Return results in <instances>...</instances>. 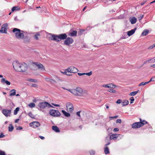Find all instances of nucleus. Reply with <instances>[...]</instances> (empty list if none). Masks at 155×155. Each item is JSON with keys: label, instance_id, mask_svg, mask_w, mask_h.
<instances>
[{"label": "nucleus", "instance_id": "f03ea898", "mask_svg": "<svg viewBox=\"0 0 155 155\" xmlns=\"http://www.w3.org/2000/svg\"><path fill=\"white\" fill-rule=\"evenodd\" d=\"M68 90L74 95L80 97H82L87 93V91L83 90L79 87H77L75 89H69Z\"/></svg>", "mask_w": 155, "mask_h": 155}, {"label": "nucleus", "instance_id": "2eb2a0df", "mask_svg": "<svg viewBox=\"0 0 155 155\" xmlns=\"http://www.w3.org/2000/svg\"><path fill=\"white\" fill-rule=\"evenodd\" d=\"M120 135V134H112L110 135V139L111 140H115L117 139L118 137Z\"/></svg>", "mask_w": 155, "mask_h": 155}, {"label": "nucleus", "instance_id": "72a5a7b5", "mask_svg": "<svg viewBox=\"0 0 155 155\" xmlns=\"http://www.w3.org/2000/svg\"><path fill=\"white\" fill-rule=\"evenodd\" d=\"M148 83H149V82H148V81L146 82H142L141 83H140L139 85V86H142V85H146V84H148Z\"/></svg>", "mask_w": 155, "mask_h": 155}, {"label": "nucleus", "instance_id": "0eeeda50", "mask_svg": "<svg viewBox=\"0 0 155 155\" xmlns=\"http://www.w3.org/2000/svg\"><path fill=\"white\" fill-rule=\"evenodd\" d=\"M33 66H35L38 67V69H40L41 71H45V68L44 66L38 62H33L32 63Z\"/></svg>", "mask_w": 155, "mask_h": 155}, {"label": "nucleus", "instance_id": "338daca9", "mask_svg": "<svg viewBox=\"0 0 155 155\" xmlns=\"http://www.w3.org/2000/svg\"><path fill=\"white\" fill-rule=\"evenodd\" d=\"M79 127L80 129H81L82 128V125H81Z\"/></svg>", "mask_w": 155, "mask_h": 155}, {"label": "nucleus", "instance_id": "c85d7f7f", "mask_svg": "<svg viewBox=\"0 0 155 155\" xmlns=\"http://www.w3.org/2000/svg\"><path fill=\"white\" fill-rule=\"evenodd\" d=\"M14 127L12 124H10L8 127V130L9 131L12 132L13 130Z\"/></svg>", "mask_w": 155, "mask_h": 155}, {"label": "nucleus", "instance_id": "2f4dec72", "mask_svg": "<svg viewBox=\"0 0 155 155\" xmlns=\"http://www.w3.org/2000/svg\"><path fill=\"white\" fill-rule=\"evenodd\" d=\"M19 110V107L16 108L15 110H14V114L15 115H16Z\"/></svg>", "mask_w": 155, "mask_h": 155}, {"label": "nucleus", "instance_id": "e433bc0d", "mask_svg": "<svg viewBox=\"0 0 155 155\" xmlns=\"http://www.w3.org/2000/svg\"><path fill=\"white\" fill-rule=\"evenodd\" d=\"M28 115L31 118H34V116L33 115V114H32L31 112H29Z\"/></svg>", "mask_w": 155, "mask_h": 155}, {"label": "nucleus", "instance_id": "ea45409f", "mask_svg": "<svg viewBox=\"0 0 155 155\" xmlns=\"http://www.w3.org/2000/svg\"><path fill=\"white\" fill-rule=\"evenodd\" d=\"M0 155H6L4 151L0 150Z\"/></svg>", "mask_w": 155, "mask_h": 155}, {"label": "nucleus", "instance_id": "39448f33", "mask_svg": "<svg viewBox=\"0 0 155 155\" xmlns=\"http://www.w3.org/2000/svg\"><path fill=\"white\" fill-rule=\"evenodd\" d=\"M49 114L51 116L54 117H59L61 115L60 112L58 110L53 109L50 110Z\"/></svg>", "mask_w": 155, "mask_h": 155}, {"label": "nucleus", "instance_id": "5fc2aeb1", "mask_svg": "<svg viewBox=\"0 0 155 155\" xmlns=\"http://www.w3.org/2000/svg\"><path fill=\"white\" fill-rule=\"evenodd\" d=\"M80 112L81 111H78L76 113V114L77 115L79 116V117H81V116H80Z\"/></svg>", "mask_w": 155, "mask_h": 155}, {"label": "nucleus", "instance_id": "4be33fe9", "mask_svg": "<svg viewBox=\"0 0 155 155\" xmlns=\"http://www.w3.org/2000/svg\"><path fill=\"white\" fill-rule=\"evenodd\" d=\"M52 129L56 132H58L60 131L59 128L57 126H53Z\"/></svg>", "mask_w": 155, "mask_h": 155}, {"label": "nucleus", "instance_id": "6e6552de", "mask_svg": "<svg viewBox=\"0 0 155 155\" xmlns=\"http://www.w3.org/2000/svg\"><path fill=\"white\" fill-rule=\"evenodd\" d=\"M66 105L67 111L71 113L73 111L74 108L71 103L70 102L67 103Z\"/></svg>", "mask_w": 155, "mask_h": 155}, {"label": "nucleus", "instance_id": "a211bd4d", "mask_svg": "<svg viewBox=\"0 0 155 155\" xmlns=\"http://www.w3.org/2000/svg\"><path fill=\"white\" fill-rule=\"evenodd\" d=\"M1 82L2 84H4L5 83L8 85H10L11 84V83L9 81L5 80V79L4 78H3L1 79Z\"/></svg>", "mask_w": 155, "mask_h": 155}, {"label": "nucleus", "instance_id": "412c9836", "mask_svg": "<svg viewBox=\"0 0 155 155\" xmlns=\"http://www.w3.org/2000/svg\"><path fill=\"white\" fill-rule=\"evenodd\" d=\"M131 23L132 24L135 23L137 21V18L135 17H133L130 19Z\"/></svg>", "mask_w": 155, "mask_h": 155}, {"label": "nucleus", "instance_id": "aec40b11", "mask_svg": "<svg viewBox=\"0 0 155 155\" xmlns=\"http://www.w3.org/2000/svg\"><path fill=\"white\" fill-rule=\"evenodd\" d=\"M10 96H15L16 95V90L14 89L10 91Z\"/></svg>", "mask_w": 155, "mask_h": 155}, {"label": "nucleus", "instance_id": "bb28decb", "mask_svg": "<svg viewBox=\"0 0 155 155\" xmlns=\"http://www.w3.org/2000/svg\"><path fill=\"white\" fill-rule=\"evenodd\" d=\"M27 81H29L34 82L36 83L37 82V80L36 79H30L28 78L27 79Z\"/></svg>", "mask_w": 155, "mask_h": 155}, {"label": "nucleus", "instance_id": "774afa93", "mask_svg": "<svg viewBox=\"0 0 155 155\" xmlns=\"http://www.w3.org/2000/svg\"><path fill=\"white\" fill-rule=\"evenodd\" d=\"M105 106H106V108H107V109H108V108H109V107L108 106V105H107L106 104V105H105Z\"/></svg>", "mask_w": 155, "mask_h": 155}, {"label": "nucleus", "instance_id": "1a4fd4ad", "mask_svg": "<svg viewBox=\"0 0 155 155\" xmlns=\"http://www.w3.org/2000/svg\"><path fill=\"white\" fill-rule=\"evenodd\" d=\"M140 122L134 123L132 124V127L133 128H137L142 127V120L140 119Z\"/></svg>", "mask_w": 155, "mask_h": 155}, {"label": "nucleus", "instance_id": "4468645a", "mask_svg": "<svg viewBox=\"0 0 155 155\" xmlns=\"http://www.w3.org/2000/svg\"><path fill=\"white\" fill-rule=\"evenodd\" d=\"M2 112L3 114L6 117H7L10 116L11 114V110H7V109H4L2 110Z\"/></svg>", "mask_w": 155, "mask_h": 155}, {"label": "nucleus", "instance_id": "393cba45", "mask_svg": "<svg viewBox=\"0 0 155 155\" xmlns=\"http://www.w3.org/2000/svg\"><path fill=\"white\" fill-rule=\"evenodd\" d=\"M20 9V7L19 6H14L12 9V11L14 12L15 10H18Z\"/></svg>", "mask_w": 155, "mask_h": 155}, {"label": "nucleus", "instance_id": "49530a36", "mask_svg": "<svg viewBox=\"0 0 155 155\" xmlns=\"http://www.w3.org/2000/svg\"><path fill=\"white\" fill-rule=\"evenodd\" d=\"M78 75L80 76H81L83 75H85V73H78Z\"/></svg>", "mask_w": 155, "mask_h": 155}, {"label": "nucleus", "instance_id": "a18cd8bd", "mask_svg": "<svg viewBox=\"0 0 155 155\" xmlns=\"http://www.w3.org/2000/svg\"><path fill=\"white\" fill-rule=\"evenodd\" d=\"M90 153L91 155H94L95 154V152L94 151L91 150L90 152Z\"/></svg>", "mask_w": 155, "mask_h": 155}, {"label": "nucleus", "instance_id": "f704fd0d", "mask_svg": "<svg viewBox=\"0 0 155 155\" xmlns=\"http://www.w3.org/2000/svg\"><path fill=\"white\" fill-rule=\"evenodd\" d=\"M107 91L110 93H116L117 91L114 90L112 89H109L107 90Z\"/></svg>", "mask_w": 155, "mask_h": 155}, {"label": "nucleus", "instance_id": "c03bdc74", "mask_svg": "<svg viewBox=\"0 0 155 155\" xmlns=\"http://www.w3.org/2000/svg\"><path fill=\"white\" fill-rule=\"evenodd\" d=\"M116 122L117 123H119V124H121V120L120 119H118L117 120Z\"/></svg>", "mask_w": 155, "mask_h": 155}, {"label": "nucleus", "instance_id": "bf43d9fd", "mask_svg": "<svg viewBox=\"0 0 155 155\" xmlns=\"http://www.w3.org/2000/svg\"><path fill=\"white\" fill-rule=\"evenodd\" d=\"M152 60H153V59H152V58H151V59H150L148 60L147 61H148L149 62L151 63V61Z\"/></svg>", "mask_w": 155, "mask_h": 155}, {"label": "nucleus", "instance_id": "473e14b6", "mask_svg": "<svg viewBox=\"0 0 155 155\" xmlns=\"http://www.w3.org/2000/svg\"><path fill=\"white\" fill-rule=\"evenodd\" d=\"M28 106L31 108L34 107H35V104L33 103H30Z\"/></svg>", "mask_w": 155, "mask_h": 155}, {"label": "nucleus", "instance_id": "cd10ccee", "mask_svg": "<svg viewBox=\"0 0 155 155\" xmlns=\"http://www.w3.org/2000/svg\"><path fill=\"white\" fill-rule=\"evenodd\" d=\"M139 90L137 91H133L132 92H131L130 94L129 95L130 96H134L136 95L138 92Z\"/></svg>", "mask_w": 155, "mask_h": 155}, {"label": "nucleus", "instance_id": "e2e57ef3", "mask_svg": "<svg viewBox=\"0 0 155 155\" xmlns=\"http://www.w3.org/2000/svg\"><path fill=\"white\" fill-rule=\"evenodd\" d=\"M19 120V119H16V120H15V123H17L18 122V121Z\"/></svg>", "mask_w": 155, "mask_h": 155}, {"label": "nucleus", "instance_id": "8fccbe9b", "mask_svg": "<svg viewBox=\"0 0 155 155\" xmlns=\"http://www.w3.org/2000/svg\"><path fill=\"white\" fill-rule=\"evenodd\" d=\"M5 137V135L3 133H1L0 134V138H3Z\"/></svg>", "mask_w": 155, "mask_h": 155}, {"label": "nucleus", "instance_id": "a878e982", "mask_svg": "<svg viewBox=\"0 0 155 155\" xmlns=\"http://www.w3.org/2000/svg\"><path fill=\"white\" fill-rule=\"evenodd\" d=\"M149 31L148 30H145L142 33V35L143 36H145L148 34Z\"/></svg>", "mask_w": 155, "mask_h": 155}, {"label": "nucleus", "instance_id": "052dcab7", "mask_svg": "<svg viewBox=\"0 0 155 155\" xmlns=\"http://www.w3.org/2000/svg\"><path fill=\"white\" fill-rule=\"evenodd\" d=\"M22 128L21 127H18L17 128V130H22Z\"/></svg>", "mask_w": 155, "mask_h": 155}, {"label": "nucleus", "instance_id": "4d7b16f0", "mask_svg": "<svg viewBox=\"0 0 155 155\" xmlns=\"http://www.w3.org/2000/svg\"><path fill=\"white\" fill-rule=\"evenodd\" d=\"M152 59H153V60L152 61L151 63H152L155 62V57L152 58Z\"/></svg>", "mask_w": 155, "mask_h": 155}, {"label": "nucleus", "instance_id": "69168bd1", "mask_svg": "<svg viewBox=\"0 0 155 155\" xmlns=\"http://www.w3.org/2000/svg\"><path fill=\"white\" fill-rule=\"evenodd\" d=\"M113 117V119L114 118H117L118 117V116H115Z\"/></svg>", "mask_w": 155, "mask_h": 155}, {"label": "nucleus", "instance_id": "79ce46f5", "mask_svg": "<svg viewBox=\"0 0 155 155\" xmlns=\"http://www.w3.org/2000/svg\"><path fill=\"white\" fill-rule=\"evenodd\" d=\"M147 123V122L145 120H143V121L142 120V126H143L144 125L146 124Z\"/></svg>", "mask_w": 155, "mask_h": 155}, {"label": "nucleus", "instance_id": "20e7f679", "mask_svg": "<svg viewBox=\"0 0 155 155\" xmlns=\"http://www.w3.org/2000/svg\"><path fill=\"white\" fill-rule=\"evenodd\" d=\"M38 106L40 108V109H45L46 107H48L54 108V107L50 104L46 102H40L38 104Z\"/></svg>", "mask_w": 155, "mask_h": 155}, {"label": "nucleus", "instance_id": "4c0bfd02", "mask_svg": "<svg viewBox=\"0 0 155 155\" xmlns=\"http://www.w3.org/2000/svg\"><path fill=\"white\" fill-rule=\"evenodd\" d=\"M143 17V15H140L138 17V18L139 19V21H140L141 20Z\"/></svg>", "mask_w": 155, "mask_h": 155}, {"label": "nucleus", "instance_id": "c9c22d12", "mask_svg": "<svg viewBox=\"0 0 155 155\" xmlns=\"http://www.w3.org/2000/svg\"><path fill=\"white\" fill-rule=\"evenodd\" d=\"M155 81V76L152 77L150 79V80L148 81L149 83L151 81Z\"/></svg>", "mask_w": 155, "mask_h": 155}, {"label": "nucleus", "instance_id": "09e8293b", "mask_svg": "<svg viewBox=\"0 0 155 155\" xmlns=\"http://www.w3.org/2000/svg\"><path fill=\"white\" fill-rule=\"evenodd\" d=\"M121 100L120 99H118L117 100L116 103L117 104H120L121 103Z\"/></svg>", "mask_w": 155, "mask_h": 155}, {"label": "nucleus", "instance_id": "f8f14e48", "mask_svg": "<svg viewBox=\"0 0 155 155\" xmlns=\"http://www.w3.org/2000/svg\"><path fill=\"white\" fill-rule=\"evenodd\" d=\"M67 70L69 73H76L78 71V70L76 68L73 67L71 66L67 68Z\"/></svg>", "mask_w": 155, "mask_h": 155}, {"label": "nucleus", "instance_id": "5701e85b", "mask_svg": "<svg viewBox=\"0 0 155 155\" xmlns=\"http://www.w3.org/2000/svg\"><path fill=\"white\" fill-rule=\"evenodd\" d=\"M62 112L64 115L66 117H69L70 116V114L64 110H62Z\"/></svg>", "mask_w": 155, "mask_h": 155}, {"label": "nucleus", "instance_id": "37998d69", "mask_svg": "<svg viewBox=\"0 0 155 155\" xmlns=\"http://www.w3.org/2000/svg\"><path fill=\"white\" fill-rule=\"evenodd\" d=\"M92 74V73L91 71L88 73H85V75H86L88 76H91Z\"/></svg>", "mask_w": 155, "mask_h": 155}, {"label": "nucleus", "instance_id": "ddd939ff", "mask_svg": "<svg viewBox=\"0 0 155 155\" xmlns=\"http://www.w3.org/2000/svg\"><path fill=\"white\" fill-rule=\"evenodd\" d=\"M30 126L34 128H37L40 126L39 123L37 121H34L30 124Z\"/></svg>", "mask_w": 155, "mask_h": 155}, {"label": "nucleus", "instance_id": "b1692460", "mask_svg": "<svg viewBox=\"0 0 155 155\" xmlns=\"http://www.w3.org/2000/svg\"><path fill=\"white\" fill-rule=\"evenodd\" d=\"M129 101L127 100H125L124 101H123L121 103V104L122 106H124L127 105L128 104Z\"/></svg>", "mask_w": 155, "mask_h": 155}, {"label": "nucleus", "instance_id": "6e6d98bb", "mask_svg": "<svg viewBox=\"0 0 155 155\" xmlns=\"http://www.w3.org/2000/svg\"><path fill=\"white\" fill-rule=\"evenodd\" d=\"M45 80H46V81H50V82H51V81H50L51 80V79L49 78H46Z\"/></svg>", "mask_w": 155, "mask_h": 155}, {"label": "nucleus", "instance_id": "13d9d810", "mask_svg": "<svg viewBox=\"0 0 155 155\" xmlns=\"http://www.w3.org/2000/svg\"><path fill=\"white\" fill-rule=\"evenodd\" d=\"M39 137L42 140H44L45 138L44 137H43V136H39Z\"/></svg>", "mask_w": 155, "mask_h": 155}, {"label": "nucleus", "instance_id": "de8ad7c7", "mask_svg": "<svg viewBox=\"0 0 155 155\" xmlns=\"http://www.w3.org/2000/svg\"><path fill=\"white\" fill-rule=\"evenodd\" d=\"M154 44H153L152 45L150 46L148 48V49H153L155 46H154Z\"/></svg>", "mask_w": 155, "mask_h": 155}, {"label": "nucleus", "instance_id": "3c124183", "mask_svg": "<svg viewBox=\"0 0 155 155\" xmlns=\"http://www.w3.org/2000/svg\"><path fill=\"white\" fill-rule=\"evenodd\" d=\"M119 129L117 128H115L114 129V132H117L119 131Z\"/></svg>", "mask_w": 155, "mask_h": 155}, {"label": "nucleus", "instance_id": "c756f323", "mask_svg": "<svg viewBox=\"0 0 155 155\" xmlns=\"http://www.w3.org/2000/svg\"><path fill=\"white\" fill-rule=\"evenodd\" d=\"M40 34L38 33L35 34L34 36V38L36 40H38V37L40 36Z\"/></svg>", "mask_w": 155, "mask_h": 155}, {"label": "nucleus", "instance_id": "9d476101", "mask_svg": "<svg viewBox=\"0 0 155 155\" xmlns=\"http://www.w3.org/2000/svg\"><path fill=\"white\" fill-rule=\"evenodd\" d=\"M8 26V24L7 23H5L3 24L2 26L1 29L0 30V33H7V27Z\"/></svg>", "mask_w": 155, "mask_h": 155}, {"label": "nucleus", "instance_id": "7c9ffc66", "mask_svg": "<svg viewBox=\"0 0 155 155\" xmlns=\"http://www.w3.org/2000/svg\"><path fill=\"white\" fill-rule=\"evenodd\" d=\"M104 152L106 154H107L109 153V149L108 147H106L105 148Z\"/></svg>", "mask_w": 155, "mask_h": 155}, {"label": "nucleus", "instance_id": "680f3d73", "mask_svg": "<svg viewBox=\"0 0 155 155\" xmlns=\"http://www.w3.org/2000/svg\"><path fill=\"white\" fill-rule=\"evenodd\" d=\"M50 81H51V82H53V83H54L56 82V81L53 79H51V80Z\"/></svg>", "mask_w": 155, "mask_h": 155}, {"label": "nucleus", "instance_id": "7ed1b4c3", "mask_svg": "<svg viewBox=\"0 0 155 155\" xmlns=\"http://www.w3.org/2000/svg\"><path fill=\"white\" fill-rule=\"evenodd\" d=\"M12 31L15 33V36L17 38L20 39L24 38V35L23 33V31H21L19 29L15 28L13 29Z\"/></svg>", "mask_w": 155, "mask_h": 155}, {"label": "nucleus", "instance_id": "423d86ee", "mask_svg": "<svg viewBox=\"0 0 155 155\" xmlns=\"http://www.w3.org/2000/svg\"><path fill=\"white\" fill-rule=\"evenodd\" d=\"M21 64L19 63L17 61H14L13 63V65L14 69L17 71H20V68L21 65Z\"/></svg>", "mask_w": 155, "mask_h": 155}, {"label": "nucleus", "instance_id": "603ef678", "mask_svg": "<svg viewBox=\"0 0 155 155\" xmlns=\"http://www.w3.org/2000/svg\"><path fill=\"white\" fill-rule=\"evenodd\" d=\"M51 104L52 105H54V106H56V107H60V105H59V104H54L53 103H52Z\"/></svg>", "mask_w": 155, "mask_h": 155}, {"label": "nucleus", "instance_id": "0e129e2a", "mask_svg": "<svg viewBox=\"0 0 155 155\" xmlns=\"http://www.w3.org/2000/svg\"><path fill=\"white\" fill-rule=\"evenodd\" d=\"M150 67L155 68V64H153L150 66Z\"/></svg>", "mask_w": 155, "mask_h": 155}, {"label": "nucleus", "instance_id": "f3484780", "mask_svg": "<svg viewBox=\"0 0 155 155\" xmlns=\"http://www.w3.org/2000/svg\"><path fill=\"white\" fill-rule=\"evenodd\" d=\"M137 28H135L133 29H132L130 31H129L127 32V35L129 36H130L132 35L135 32V31L136 30Z\"/></svg>", "mask_w": 155, "mask_h": 155}, {"label": "nucleus", "instance_id": "f257e3e1", "mask_svg": "<svg viewBox=\"0 0 155 155\" xmlns=\"http://www.w3.org/2000/svg\"><path fill=\"white\" fill-rule=\"evenodd\" d=\"M50 35L51 37V39L57 42H59L61 40H64L66 39L64 41V44L67 45H69L71 44H72L74 41L72 38L70 37L67 38V36L65 33L58 35H55L50 33Z\"/></svg>", "mask_w": 155, "mask_h": 155}, {"label": "nucleus", "instance_id": "864d4df0", "mask_svg": "<svg viewBox=\"0 0 155 155\" xmlns=\"http://www.w3.org/2000/svg\"><path fill=\"white\" fill-rule=\"evenodd\" d=\"M31 87H37V84H33L31 85Z\"/></svg>", "mask_w": 155, "mask_h": 155}, {"label": "nucleus", "instance_id": "6ab92c4d", "mask_svg": "<svg viewBox=\"0 0 155 155\" xmlns=\"http://www.w3.org/2000/svg\"><path fill=\"white\" fill-rule=\"evenodd\" d=\"M77 33L76 31L73 30L70 33L69 35L71 36H77Z\"/></svg>", "mask_w": 155, "mask_h": 155}, {"label": "nucleus", "instance_id": "58836bf2", "mask_svg": "<svg viewBox=\"0 0 155 155\" xmlns=\"http://www.w3.org/2000/svg\"><path fill=\"white\" fill-rule=\"evenodd\" d=\"M134 97H131L130 98V104H132L134 101Z\"/></svg>", "mask_w": 155, "mask_h": 155}, {"label": "nucleus", "instance_id": "9b49d317", "mask_svg": "<svg viewBox=\"0 0 155 155\" xmlns=\"http://www.w3.org/2000/svg\"><path fill=\"white\" fill-rule=\"evenodd\" d=\"M27 64L26 63H23L21 64L20 68V71H19L18 72H25L27 70Z\"/></svg>", "mask_w": 155, "mask_h": 155}, {"label": "nucleus", "instance_id": "dca6fc26", "mask_svg": "<svg viewBox=\"0 0 155 155\" xmlns=\"http://www.w3.org/2000/svg\"><path fill=\"white\" fill-rule=\"evenodd\" d=\"M102 86L103 87H107L110 88H113L115 87L116 86L113 83H111L103 85Z\"/></svg>", "mask_w": 155, "mask_h": 155}, {"label": "nucleus", "instance_id": "a19ab883", "mask_svg": "<svg viewBox=\"0 0 155 155\" xmlns=\"http://www.w3.org/2000/svg\"><path fill=\"white\" fill-rule=\"evenodd\" d=\"M61 73L63 74H65L66 75L67 73H69V72L68 71V70H67V69L65 70V71L64 72H61Z\"/></svg>", "mask_w": 155, "mask_h": 155}]
</instances>
